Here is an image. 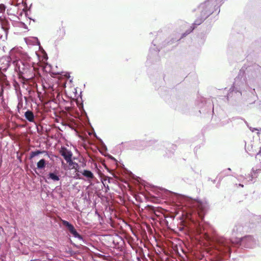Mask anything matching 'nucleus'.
I'll list each match as a JSON object with an SVG mask.
<instances>
[{"mask_svg":"<svg viewBox=\"0 0 261 261\" xmlns=\"http://www.w3.org/2000/svg\"><path fill=\"white\" fill-rule=\"evenodd\" d=\"M182 203L189 208L188 214L190 215L189 218L192 221L196 220L197 217L202 220L209 207L205 200H198L187 197L183 198Z\"/></svg>","mask_w":261,"mask_h":261,"instance_id":"nucleus-1","label":"nucleus"},{"mask_svg":"<svg viewBox=\"0 0 261 261\" xmlns=\"http://www.w3.org/2000/svg\"><path fill=\"white\" fill-rule=\"evenodd\" d=\"M205 228L199 223L197 227V232L199 234L203 233L205 239L208 241H212L215 243V247L219 252L224 254H230V244L231 243H233L232 241L220 236L215 237L213 239H211L206 233L203 232Z\"/></svg>","mask_w":261,"mask_h":261,"instance_id":"nucleus-2","label":"nucleus"},{"mask_svg":"<svg viewBox=\"0 0 261 261\" xmlns=\"http://www.w3.org/2000/svg\"><path fill=\"white\" fill-rule=\"evenodd\" d=\"M240 242L241 245L244 247L252 248L256 247L258 244V241L256 238L252 236H246L239 239L237 243Z\"/></svg>","mask_w":261,"mask_h":261,"instance_id":"nucleus-3","label":"nucleus"},{"mask_svg":"<svg viewBox=\"0 0 261 261\" xmlns=\"http://www.w3.org/2000/svg\"><path fill=\"white\" fill-rule=\"evenodd\" d=\"M63 225L65 226L69 231L73 235V236L76 238H77L80 240H82V237L76 231L73 225L70 224L69 222L66 220H62Z\"/></svg>","mask_w":261,"mask_h":261,"instance_id":"nucleus-4","label":"nucleus"},{"mask_svg":"<svg viewBox=\"0 0 261 261\" xmlns=\"http://www.w3.org/2000/svg\"><path fill=\"white\" fill-rule=\"evenodd\" d=\"M213 5L212 2L207 1L202 4L200 6V8L205 12L204 13L205 15L209 16L212 13Z\"/></svg>","mask_w":261,"mask_h":261,"instance_id":"nucleus-5","label":"nucleus"},{"mask_svg":"<svg viewBox=\"0 0 261 261\" xmlns=\"http://www.w3.org/2000/svg\"><path fill=\"white\" fill-rule=\"evenodd\" d=\"M60 152L67 163L72 160L73 155L72 152L65 147H61Z\"/></svg>","mask_w":261,"mask_h":261,"instance_id":"nucleus-6","label":"nucleus"},{"mask_svg":"<svg viewBox=\"0 0 261 261\" xmlns=\"http://www.w3.org/2000/svg\"><path fill=\"white\" fill-rule=\"evenodd\" d=\"M204 20V19H203V17H199L197 18L194 22V23L193 24V27H191L190 29L187 30L186 33L183 34L182 35V36L177 39V40H180L181 38L186 36L188 34H190L194 29L196 28L197 25H200L202 22H203Z\"/></svg>","mask_w":261,"mask_h":261,"instance_id":"nucleus-7","label":"nucleus"},{"mask_svg":"<svg viewBox=\"0 0 261 261\" xmlns=\"http://www.w3.org/2000/svg\"><path fill=\"white\" fill-rule=\"evenodd\" d=\"M0 22L2 28L5 31H7L9 29V22L8 20L6 19V17H0Z\"/></svg>","mask_w":261,"mask_h":261,"instance_id":"nucleus-8","label":"nucleus"},{"mask_svg":"<svg viewBox=\"0 0 261 261\" xmlns=\"http://www.w3.org/2000/svg\"><path fill=\"white\" fill-rule=\"evenodd\" d=\"M257 169H256L255 170L254 168H252L250 174L248 175V176L247 178H245L246 183L252 182L253 181V178L256 177V171H257Z\"/></svg>","mask_w":261,"mask_h":261,"instance_id":"nucleus-9","label":"nucleus"},{"mask_svg":"<svg viewBox=\"0 0 261 261\" xmlns=\"http://www.w3.org/2000/svg\"><path fill=\"white\" fill-rule=\"evenodd\" d=\"M24 116L29 121L34 122V115L31 111L28 110L27 111H26L24 113Z\"/></svg>","mask_w":261,"mask_h":261,"instance_id":"nucleus-10","label":"nucleus"},{"mask_svg":"<svg viewBox=\"0 0 261 261\" xmlns=\"http://www.w3.org/2000/svg\"><path fill=\"white\" fill-rule=\"evenodd\" d=\"M80 173H81L84 176L87 177L88 179H92L94 177L93 173L89 170H84L83 171H81Z\"/></svg>","mask_w":261,"mask_h":261,"instance_id":"nucleus-11","label":"nucleus"},{"mask_svg":"<svg viewBox=\"0 0 261 261\" xmlns=\"http://www.w3.org/2000/svg\"><path fill=\"white\" fill-rule=\"evenodd\" d=\"M47 179H51L54 181H57L60 180V177L56 173L49 172L48 174Z\"/></svg>","mask_w":261,"mask_h":261,"instance_id":"nucleus-12","label":"nucleus"},{"mask_svg":"<svg viewBox=\"0 0 261 261\" xmlns=\"http://www.w3.org/2000/svg\"><path fill=\"white\" fill-rule=\"evenodd\" d=\"M46 161L44 159H41L37 163V167L39 169H43L46 166Z\"/></svg>","mask_w":261,"mask_h":261,"instance_id":"nucleus-13","label":"nucleus"},{"mask_svg":"<svg viewBox=\"0 0 261 261\" xmlns=\"http://www.w3.org/2000/svg\"><path fill=\"white\" fill-rule=\"evenodd\" d=\"M69 165L72 167V169H74L75 172H80L81 171L79 170V166L77 163L76 162H74L71 160L70 162L68 163Z\"/></svg>","mask_w":261,"mask_h":261,"instance_id":"nucleus-14","label":"nucleus"},{"mask_svg":"<svg viewBox=\"0 0 261 261\" xmlns=\"http://www.w3.org/2000/svg\"><path fill=\"white\" fill-rule=\"evenodd\" d=\"M45 152H46L45 151H41L39 150H36L34 151H32V152H31V153L30 154V159H32L33 158H34L35 156H36L40 154H42V153H43Z\"/></svg>","mask_w":261,"mask_h":261,"instance_id":"nucleus-15","label":"nucleus"},{"mask_svg":"<svg viewBox=\"0 0 261 261\" xmlns=\"http://www.w3.org/2000/svg\"><path fill=\"white\" fill-rule=\"evenodd\" d=\"M6 6L4 4H0V14L3 15L6 10Z\"/></svg>","mask_w":261,"mask_h":261,"instance_id":"nucleus-16","label":"nucleus"},{"mask_svg":"<svg viewBox=\"0 0 261 261\" xmlns=\"http://www.w3.org/2000/svg\"><path fill=\"white\" fill-rule=\"evenodd\" d=\"M18 26L19 27L23 28L25 29H28V27L27 24L25 22H18Z\"/></svg>","mask_w":261,"mask_h":261,"instance_id":"nucleus-17","label":"nucleus"},{"mask_svg":"<svg viewBox=\"0 0 261 261\" xmlns=\"http://www.w3.org/2000/svg\"><path fill=\"white\" fill-rule=\"evenodd\" d=\"M31 39H32L33 40V42L34 45L36 44L38 45H40V42L39 41V40L37 37H32V38H31Z\"/></svg>","mask_w":261,"mask_h":261,"instance_id":"nucleus-18","label":"nucleus"},{"mask_svg":"<svg viewBox=\"0 0 261 261\" xmlns=\"http://www.w3.org/2000/svg\"><path fill=\"white\" fill-rule=\"evenodd\" d=\"M255 158L256 160L261 162V148L259 152L256 155Z\"/></svg>","mask_w":261,"mask_h":261,"instance_id":"nucleus-19","label":"nucleus"},{"mask_svg":"<svg viewBox=\"0 0 261 261\" xmlns=\"http://www.w3.org/2000/svg\"><path fill=\"white\" fill-rule=\"evenodd\" d=\"M242 227L241 226H239V227L238 228H237V226H236L233 229V231H236L237 232H241L242 231Z\"/></svg>","mask_w":261,"mask_h":261,"instance_id":"nucleus-20","label":"nucleus"},{"mask_svg":"<svg viewBox=\"0 0 261 261\" xmlns=\"http://www.w3.org/2000/svg\"><path fill=\"white\" fill-rule=\"evenodd\" d=\"M249 128H250V130L252 132H255V130L259 131V129H258V128H253V127H250Z\"/></svg>","mask_w":261,"mask_h":261,"instance_id":"nucleus-21","label":"nucleus"},{"mask_svg":"<svg viewBox=\"0 0 261 261\" xmlns=\"http://www.w3.org/2000/svg\"><path fill=\"white\" fill-rule=\"evenodd\" d=\"M10 11H11V10H10V9H8V10H7V14H8V15H14V14H13V13H11V12H10Z\"/></svg>","mask_w":261,"mask_h":261,"instance_id":"nucleus-22","label":"nucleus"},{"mask_svg":"<svg viewBox=\"0 0 261 261\" xmlns=\"http://www.w3.org/2000/svg\"><path fill=\"white\" fill-rule=\"evenodd\" d=\"M157 43H158L157 38H156V39L155 40L153 41L152 44H153V46H156Z\"/></svg>","mask_w":261,"mask_h":261,"instance_id":"nucleus-23","label":"nucleus"},{"mask_svg":"<svg viewBox=\"0 0 261 261\" xmlns=\"http://www.w3.org/2000/svg\"><path fill=\"white\" fill-rule=\"evenodd\" d=\"M26 18L27 22H29V23H30L31 21L32 20L31 17H26ZM33 20L34 21V20L33 19Z\"/></svg>","mask_w":261,"mask_h":261,"instance_id":"nucleus-24","label":"nucleus"},{"mask_svg":"<svg viewBox=\"0 0 261 261\" xmlns=\"http://www.w3.org/2000/svg\"><path fill=\"white\" fill-rule=\"evenodd\" d=\"M23 11L24 12L25 16H27L29 15V14L28 13V10H24Z\"/></svg>","mask_w":261,"mask_h":261,"instance_id":"nucleus-25","label":"nucleus"},{"mask_svg":"<svg viewBox=\"0 0 261 261\" xmlns=\"http://www.w3.org/2000/svg\"><path fill=\"white\" fill-rule=\"evenodd\" d=\"M235 92V93H236V94H237V95H241V94H241V92H240V91H236V92Z\"/></svg>","mask_w":261,"mask_h":261,"instance_id":"nucleus-26","label":"nucleus"},{"mask_svg":"<svg viewBox=\"0 0 261 261\" xmlns=\"http://www.w3.org/2000/svg\"><path fill=\"white\" fill-rule=\"evenodd\" d=\"M234 92V89H233H233L231 90V91L229 92V93L228 94V97H229V96H230V94H231V93L232 94V93H233V92Z\"/></svg>","mask_w":261,"mask_h":261,"instance_id":"nucleus-27","label":"nucleus"},{"mask_svg":"<svg viewBox=\"0 0 261 261\" xmlns=\"http://www.w3.org/2000/svg\"><path fill=\"white\" fill-rule=\"evenodd\" d=\"M153 49L154 50L156 53H158L159 51V49L158 47H156L155 49V48H153Z\"/></svg>","mask_w":261,"mask_h":261,"instance_id":"nucleus-28","label":"nucleus"},{"mask_svg":"<svg viewBox=\"0 0 261 261\" xmlns=\"http://www.w3.org/2000/svg\"><path fill=\"white\" fill-rule=\"evenodd\" d=\"M29 41H30V39L29 38L25 39V41H26L27 43H28Z\"/></svg>","mask_w":261,"mask_h":261,"instance_id":"nucleus-29","label":"nucleus"},{"mask_svg":"<svg viewBox=\"0 0 261 261\" xmlns=\"http://www.w3.org/2000/svg\"><path fill=\"white\" fill-rule=\"evenodd\" d=\"M239 186H241L242 187H243V185H241V184H240V185H239Z\"/></svg>","mask_w":261,"mask_h":261,"instance_id":"nucleus-30","label":"nucleus"},{"mask_svg":"<svg viewBox=\"0 0 261 261\" xmlns=\"http://www.w3.org/2000/svg\"><path fill=\"white\" fill-rule=\"evenodd\" d=\"M227 170H229V171H230V170H231L230 168H228V169H227Z\"/></svg>","mask_w":261,"mask_h":261,"instance_id":"nucleus-31","label":"nucleus"}]
</instances>
